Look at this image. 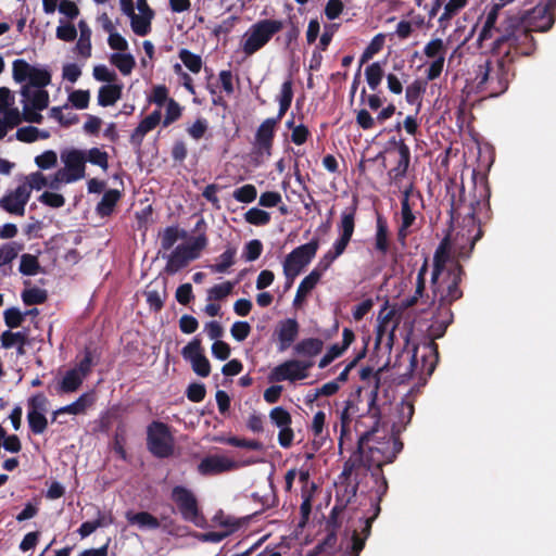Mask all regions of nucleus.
Wrapping results in <instances>:
<instances>
[{
    "mask_svg": "<svg viewBox=\"0 0 556 556\" xmlns=\"http://www.w3.org/2000/svg\"><path fill=\"white\" fill-rule=\"evenodd\" d=\"M375 249L382 255H386L390 249L389 226L386 217L381 214L377 215L376 220Z\"/></svg>",
    "mask_w": 556,
    "mask_h": 556,
    "instance_id": "26",
    "label": "nucleus"
},
{
    "mask_svg": "<svg viewBox=\"0 0 556 556\" xmlns=\"http://www.w3.org/2000/svg\"><path fill=\"white\" fill-rule=\"evenodd\" d=\"M468 3V0H448L445 5L443 13L438 18L440 28L445 29L450 21L456 16Z\"/></svg>",
    "mask_w": 556,
    "mask_h": 556,
    "instance_id": "33",
    "label": "nucleus"
},
{
    "mask_svg": "<svg viewBox=\"0 0 556 556\" xmlns=\"http://www.w3.org/2000/svg\"><path fill=\"white\" fill-rule=\"evenodd\" d=\"M207 245V237L205 233L197 236L189 244H184V250L189 254L193 255L192 260L200 257V253Z\"/></svg>",
    "mask_w": 556,
    "mask_h": 556,
    "instance_id": "61",
    "label": "nucleus"
},
{
    "mask_svg": "<svg viewBox=\"0 0 556 556\" xmlns=\"http://www.w3.org/2000/svg\"><path fill=\"white\" fill-rule=\"evenodd\" d=\"M237 249L228 245L226 250L217 257V262L208 266L210 270L215 274H224L236 263Z\"/></svg>",
    "mask_w": 556,
    "mask_h": 556,
    "instance_id": "32",
    "label": "nucleus"
},
{
    "mask_svg": "<svg viewBox=\"0 0 556 556\" xmlns=\"http://www.w3.org/2000/svg\"><path fill=\"white\" fill-rule=\"evenodd\" d=\"M415 391V387H413L409 392L405 395V397L402 400V402L399 405L397 412H399V422L402 424L404 427L408 425L413 418V415L415 413L414 403L412 400H409V396Z\"/></svg>",
    "mask_w": 556,
    "mask_h": 556,
    "instance_id": "41",
    "label": "nucleus"
},
{
    "mask_svg": "<svg viewBox=\"0 0 556 556\" xmlns=\"http://www.w3.org/2000/svg\"><path fill=\"white\" fill-rule=\"evenodd\" d=\"M125 443H126L125 430H124L123 426H119V427H117V430L113 438V451L124 462H126L128 459V454L125 450Z\"/></svg>",
    "mask_w": 556,
    "mask_h": 556,
    "instance_id": "60",
    "label": "nucleus"
},
{
    "mask_svg": "<svg viewBox=\"0 0 556 556\" xmlns=\"http://www.w3.org/2000/svg\"><path fill=\"white\" fill-rule=\"evenodd\" d=\"M161 118L162 114L160 109L154 110L150 115L144 117L132 130L129 139L130 143L135 147H140L144 136L160 124Z\"/></svg>",
    "mask_w": 556,
    "mask_h": 556,
    "instance_id": "19",
    "label": "nucleus"
},
{
    "mask_svg": "<svg viewBox=\"0 0 556 556\" xmlns=\"http://www.w3.org/2000/svg\"><path fill=\"white\" fill-rule=\"evenodd\" d=\"M155 13H134L129 16L132 31L138 36H147L151 33V23Z\"/></svg>",
    "mask_w": 556,
    "mask_h": 556,
    "instance_id": "35",
    "label": "nucleus"
},
{
    "mask_svg": "<svg viewBox=\"0 0 556 556\" xmlns=\"http://www.w3.org/2000/svg\"><path fill=\"white\" fill-rule=\"evenodd\" d=\"M122 85L108 84L100 87L98 92V104L106 108L113 105L122 97Z\"/></svg>",
    "mask_w": 556,
    "mask_h": 556,
    "instance_id": "29",
    "label": "nucleus"
},
{
    "mask_svg": "<svg viewBox=\"0 0 556 556\" xmlns=\"http://www.w3.org/2000/svg\"><path fill=\"white\" fill-rule=\"evenodd\" d=\"M85 377L74 368L67 370L63 379L58 384L59 393H73L77 391L84 381Z\"/></svg>",
    "mask_w": 556,
    "mask_h": 556,
    "instance_id": "31",
    "label": "nucleus"
},
{
    "mask_svg": "<svg viewBox=\"0 0 556 556\" xmlns=\"http://www.w3.org/2000/svg\"><path fill=\"white\" fill-rule=\"evenodd\" d=\"M396 327L394 311L383 307L379 312L375 327L376 339L374 348H380L381 345H384V348H393Z\"/></svg>",
    "mask_w": 556,
    "mask_h": 556,
    "instance_id": "11",
    "label": "nucleus"
},
{
    "mask_svg": "<svg viewBox=\"0 0 556 556\" xmlns=\"http://www.w3.org/2000/svg\"><path fill=\"white\" fill-rule=\"evenodd\" d=\"M1 348H12L16 345L17 348H24L26 344H29L27 340V336L25 332H12L11 330H5L1 334Z\"/></svg>",
    "mask_w": 556,
    "mask_h": 556,
    "instance_id": "44",
    "label": "nucleus"
},
{
    "mask_svg": "<svg viewBox=\"0 0 556 556\" xmlns=\"http://www.w3.org/2000/svg\"><path fill=\"white\" fill-rule=\"evenodd\" d=\"M76 359L77 364L74 369L86 378L91 372L92 367L98 364L100 354L98 353V350H85L81 356H76Z\"/></svg>",
    "mask_w": 556,
    "mask_h": 556,
    "instance_id": "30",
    "label": "nucleus"
},
{
    "mask_svg": "<svg viewBox=\"0 0 556 556\" xmlns=\"http://www.w3.org/2000/svg\"><path fill=\"white\" fill-rule=\"evenodd\" d=\"M232 197L235 200L241 203H252L257 197V190L254 185L248 184L240 188H237Z\"/></svg>",
    "mask_w": 556,
    "mask_h": 556,
    "instance_id": "58",
    "label": "nucleus"
},
{
    "mask_svg": "<svg viewBox=\"0 0 556 556\" xmlns=\"http://www.w3.org/2000/svg\"><path fill=\"white\" fill-rule=\"evenodd\" d=\"M27 421L34 434H42L48 428V420L45 414L35 410L27 412Z\"/></svg>",
    "mask_w": 556,
    "mask_h": 556,
    "instance_id": "49",
    "label": "nucleus"
},
{
    "mask_svg": "<svg viewBox=\"0 0 556 556\" xmlns=\"http://www.w3.org/2000/svg\"><path fill=\"white\" fill-rule=\"evenodd\" d=\"M361 466H367L366 458H364V453H361L358 450L353 453V455L344 463L343 470L341 472V477L348 479L351 477L354 470L359 468Z\"/></svg>",
    "mask_w": 556,
    "mask_h": 556,
    "instance_id": "55",
    "label": "nucleus"
},
{
    "mask_svg": "<svg viewBox=\"0 0 556 556\" xmlns=\"http://www.w3.org/2000/svg\"><path fill=\"white\" fill-rule=\"evenodd\" d=\"M320 280L317 271H311L299 285L294 302L304 299L318 283Z\"/></svg>",
    "mask_w": 556,
    "mask_h": 556,
    "instance_id": "46",
    "label": "nucleus"
},
{
    "mask_svg": "<svg viewBox=\"0 0 556 556\" xmlns=\"http://www.w3.org/2000/svg\"><path fill=\"white\" fill-rule=\"evenodd\" d=\"M319 248V239L313 238L309 242L296 247L282 263L285 276H298L312 262Z\"/></svg>",
    "mask_w": 556,
    "mask_h": 556,
    "instance_id": "8",
    "label": "nucleus"
},
{
    "mask_svg": "<svg viewBox=\"0 0 556 556\" xmlns=\"http://www.w3.org/2000/svg\"><path fill=\"white\" fill-rule=\"evenodd\" d=\"M144 295L150 311L155 313L160 312L167 296L165 279L162 281L161 290L153 288V283L148 285Z\"/></svg>",
    "mask_w": 556,
    "mask_h": 556,
    "instance_id": "27",
    "label": "nucleus"
},
{
    "mask_svg": "<svg viewBox=\"0 0 556 556\" xmlns=\"http://www.w3.org/2000/svg\"><path fill=\"white\" fill-rule=\"evenodd\" d=\"M429 268V260L425 257L422 265L418 269L417 278H416V289L413 295L405 298L402 301V306L404 308H409L415 306L419 301L424 303H428L430 299L428 294H425L426 291V276L428 274Z\"/></svg>",
    "mask_w": 556,
    "mask_h": 556,
    "instance_id": "17",
    "label": "nucleus"
},
{
    "mask_svg": "<svg viewBox=\"0 0 556 556\" xmlns=\"http://www.w3.org/2000/svg\"><path fill=\"white\" fill-rule=\"evenodd\" d=\"M275 334L277 336L281 348H290L299 334L298 321L293 318H287L279 321L276 327Z\"/></svg>",
    "mask_w": 556,
    "mask_h": 556,
    "instance_id": "22",
    "label": "nucleus"
},
{
    "mask_svg": "<svg viewBox=\"0 0 556 556\" xmlns=\"http://www.w3.org/2000/svg\"><path fill=\"white\" fill-rule=\"evenodd\" d=\"M51 84V73L46 68L33 66L28 80L23 86L30 88H46Z\"/></svg>",
    "mask_w": 556,
    "mask_h": 556,
    "instance_id": "39",
    "label": "nucleus"
},
{
    "mask_svg": "<svg viewBox=\"0 0 556 556\" xmlns=\"http://www.w3.org/2000/svg\"><path fill=\"white\" fill-rule=\"evenodd\" d=\"M203 350H181L182 357L191 364L192 370L200 377H207L211 364L203 355Z\"/></svg>",
    "mask_w": 556,
    "mask_h": 556,
    "instance_id": "24",
    "label": "nucleus"
},
{
    "mask_svg": "<svg viewBox=\"0 0 556 556\" xmlns=\"http://www.w3.org/2000/svg\"><path fill=\"white\" fill-rule=\"evenodd\" d=\"M193 255H189L184 250V244L177 245L174 251L168 255L167 263L165 265V273L174 275L180 269L185 268L192 260Z\"/></svg>",
    "mask_w": 556,
    "mask_h": 556,
    "instance_id": "25",
    "label": "nucleus"
},
{
    "mask_svg": "<svg viewBox=\"0 0 556 556\" xmlns=\"http://www.w3.org/2000/svg\"><path fill=\"white\" fill-rule=\"evenodd\" d=\"M85 151L86 162H89L92 165L99 166L103 170H108L109 168V154L105 151H102L99 148H91Z\"/></svg>",
    "mask_w": 556,
    "mask_h": 556,
    "instance_id": "47",
    "label": "nucleus"
},
{
    "mask_svg": "<svg viewBox=\"0 0 556 556\" xmlns=\"http://www.w3.org/2000/svg\"><path fill=\"white\" fill-rule=\"evenodd\" d=\"M122 198V192L117 189H109L104 192L102 199L97 204L96 212L101 217L112 215L114 208Z\"/></svg>",
    "mask_w": 556,
    "mask_h": 556,
    "instance_id": "28",
    "label": "nucleus"
},
{
    "mask_svg": "<svg viewBox=\"0 0 556 556\" xmlns=\"http://www.w3.org/2000/svg\"><path fill=\"white\" fill-rule=\"evenodd\" d=\"M556 0H546L544 5H536L534 13L543 14L544 25H536L539 29L549 30L555 23Z\"/></svg>",
    "mask_w": 556,
    "mask_h": 556,
    "instance_id": "38",
    "label": "nucleus"
},
{
    "mask_svg": "<svg viewBox=\"0 0 556 556\" xmlns=\"http://www.w3.org/2000/svg\"><path fill=\"white\" fill-rule=\"evenodd\" d=\"M293 83L288 78L282 83L280 93L278 96L279 110L276 117H269L263 121L255 132V148L260 153L271 154L274 144L275 130L277 124L283 118L289 111L293 100Z\"/></svg>",
    "mask_w": 556,
    "mask_h": 556,
    "instance_id": "4",
    "label": "nucleus"
},
{
    "mask_svg": "<svg viewBox=\"0 0 556 556\" xmlns=\"http://www.w3.org/2000/svg\"><path fill=\"white\" fill-rule=\"evenodd\" d=\"M20 93L22 103L31 106L35 110L42 111L49 105V92L45 88H30V86H22Z\"/></svg>",
    "mask_w": 556,
    "mask_h": 556,
    "instance_id": "18",
    "label": "nucleus"
},
{
    "mask_svg": "<svg viewBox=\"0 0 556 556\" xmlns=\"http://www.w3.org/2000/svg\"><path fill=\"white\" fill-rule=\"evenodd\" d=\"M446 47L442 39L435 38L430 40L424 48L427 58L437 60L440 56L445 58Z\"/></svg>",
    "mask_w": 556,
    "mask_h": 556,
    "instance_id": "59",
    "label": "nucleus"
},
{
    "mask_svg": "<svg viewBox=\"0 0 556 556\" xmlns=\"http://www.w3.org/2000/svg\"><path fill=\"white\" fill-rule=\"evenodd\" d=\"M372 352L377 356L388 354V359L377 367L376 386L368 394V413L371 416L386 414L393 399L386 384L381 382L384 371H390L392 382L395 384H405L417 379L415 388H419L427 383L439 358V350H429L421 355L418 354L419 350H372Z\"/></svg>",
    "mask_w": 556,
    "mask_h": 556,
    "instance_id": "1",
    "label": "nucleus"
},
{
    "mask_svg": "<svg viewBox=\"0 0 556 556\" xmlns=\"http://www.w3.org/2000/svg\"><path fill=\"white\" fill-rule=\"evenodd\" d=\"M68 101L77 110L87 109L90 101V92L88 90H74L68 96Z\"/></svg>",
    "mask_w": 556,
    "mask_h": 556,
    "instance_id": "63",
    "label": "nucleus"
},
{
    "mask_svg": "<svg viewBox=\"0 0 556 556\" xmlns=\"http://www.w3.org/2000/svg\"><path fill=\"white\" fill-rule=\"evenodd\" d=\"M544 20L545 18H543V14H536V13H534V9H532L522 17L517 16V15L508 16L504 21V25H503L501 31H502V35H505V30H506V28H508V26L510 24L514 25L518 29H523L527 37L529 39H531V41L533 42V53H534L536 50V41H535L534 37L532 36V33H534V31L545 33L546 31V30L539 29L536 27V25L538 26L544 25V22H545Z\"/></svg>",
    "mask_w": 556,
    "mask_h": 556,
    "instance_id": "12",
    "label": "nucleus"
},
{
    "mask_svg": "<svg viewBox=\"0 0 556 556\" xmlns=\"http://www.w3.org/2000/svg\"><path fill=\"white\" fill-rule=\"evenodd\" d=\"M285 23L280 20H260L245 34L242 50L247 55H252L265 47L271 38L282 30Z\"/></svg>",
    "mask_w": 556,
    "mask_h": 556,
    "instance_id": "6",
    "label": "nucleus"
},
{
    "mask_svg": "<svg viewBox=\"0 0 556 556\" xmlns=\"http://www.w3.org/2000/svg\"><path fill=\"white\" fill-rule=\"evenodd\" d=\"M464 275V267L459 263L453 264L446 270L445 277L437 281L435 288L431 286L433 295L430 304L438 303L439 308H445L463 298V290L459 288V285Z\"/></svg>",
    "mask_w": 556,
    "mask_h": 556,
    "instance_id": "5",
    "label": "nucleus"
},
{
    "mask_svg": "<svg viewBox=\"0 0 556 556\" xmlns=\"http://www.w3.org/2000/svg\"><path fill=\"white\" fill-rule=\"evenodd\" d=\"M78 28L80 36L76 43V50L81 56L89 58L91 55V29L84 20L79 21Z\"/></svg>",
    "mask_w": 556,
    "mask_h": 556,
    "instance_id": "37",
    "label": "nucleus"
},
{
    "mask_svg": "<svg viewBox=\"0 0 556 556\" xmlns=\"http://www.w3.org/2000/svg\"><path fill=\"white\" fill-rule=\"evenodd\" d=\"M427 83L420 79L414 80L406 87L405 99L409 104H420L421 94L426 91Z\"/></svg>",
    "mask_w": 556,
    "mask_h": 556,
    "instance_id": "51",
    "label": "nucleus"
},
{
    "mask_svg": "<svg viewBox=\"0 0 556 556\" xmlns=\"http://www.w3.org/2000/svg\"><path fill=\"white\" fill-rule=\"evenodd\" d=\"M263 252V243L258 239L250 240L245 243L242 257L247 262H254L256 261Z\"/></svg>",
    "mask_w": 556,
    "mask_h": 556,
    "instance_id": "62",
    "label": "nucleus"
},
{
    "mask_svg": "<svg viewBox=\"0 0 556 556\" xmlns=\"http://www.w3.org/2000/svg\"><path fill=\"white\" fill-rule=\"evenodd\" d=\"M357 211V201L341 213L338 224L339 238L334 241L339 247L348 248L355 229V216Z\"/></svg>",
    "mask_w": 556,
    "mask_h": 556,
    "instance_id": "16",
    "label": "nucleus"
},
{
    "mask_svg": "<svg viewBox=\"0 0 556 556\" xmlns=\"http://www.w3.org/2000/svg\"><path fill=\"white\" fill-rule=\"evenodd\" d=\"M185 236V231H179L177 226H168L166 227L161 237V249L164 251L170 250L174 244L178 241L179 238Z\"/></svg>",
    "mask_w": 556,
    "mask_h": 556,
    "instance_id": "45",
    "label": "nucleus"
},
{
    "mask_svg": "<svg viewBox=\"0 0 556 556\" xmlns=\"http://www.w3.org/2000/svg\"><path fill=\"white\" fill-rule=\"evenodd\" d=\"M270 421L278 428L291 426L292 417L291 414L283 407H274L269 413Z\"/></svg>",
    "mask_w": 556,
    "mask_h": 556,
    "instance_id": "57",
    "label": "nucleus"
},
{
    "mask_svg": "<svg viewBox=\"0 0 556 556\" xmlns=\"http://www.w3.org/2000/svg\"><path fill=\"white\" fill-rule=\"evenodd\" d=\"M28 201L29 188L22 184L0 199V207L9 214L23 216Z\"/></svg>",
    "mask_w": 556,
    "mask_h": 556,
    "instance_id": "13",
    "label": "nucleus"
},
{
    "mask_svg": "<svg viewBox=\"0 0 556 556\" xmlns=\"http://www.w3.org/2000/svg\"><path fill=\"white\" fill-rule=\"evenodd\" d=\"M126 518L130 525H137L142 529H157L160 521L156 517L148 511L127 513Z\"/></svg>",
    "mask_w": 556,
    "mask_h": 556,
    "instance_id": "34",
    "label": "nucleus"
},
{
    "mask_svg": "<svg viewBox=\"0 0 556 556\" xmlns=\"http://www.w3.org/2000/svg\"><path fill=\"white\" fill-rule=\"evenodd\" d=\"M184 65L192 73L198 74L202 68V58L188 49H181L178 53Z\"/></svg>",
    "mask_w": 556,
    "mask_h": 556,
    "instance_id": "48",
    "label": "nucleus"
},
{
    "mask_svg": "<svg viewBox=\"0 0 556 556\" xmlns=\"http://www.w3.org/2000/svg\"><path fill=\"white\" fill-rule=\"evenodd\" d=\"M12 75L15 83L22 84L28 80L33 65L23 59H16L12 64Z\"/></svg>",
    "mask_w": 556,
    "mask_h": 556,
    "instance_id": "52",
    "label": "nucleus"
},
{
    "mask_svg": "<svg viewBox=\"0 0 556 556\" xmlns=\"http://www.w3.org/2000/svg\"><path fill=\"white\" fill-rule=\"evenodd\" d=\"M147 448L160 459L169 458L175 453V438L170 427L160 420H153L147 427Z\"/></svg>",
    "mask_w": 556,
    "mask_h": 556,
    "instance_id": "7",
    "label": "nucleus"
},
{
    "mask_svg": "<svg viewBox=\"0 0 556 556\" xmlns=\"http://www.w3.org/2000/svg\"><path fill=\"white\" fill-rule=\"evenodd\" d=\"M22 250L23 244L15 241L2 244L0 248V267L11 264Z\"/></svg>",
    "mask_w": 556,
    "mask_h": 556,
    "instance_id": "43",
    "label": "nucleus"
},
{
    "mask_svg": "<svg viewBox=\"0 0 556 556\" xmlns=\"http://www.w3.org/2000/svg\"><path fill=\"white\" fill-rule=\"evenodd\" d=\"M47 291L37 287L25 289L22 292V300L27 306L42 304L47 301Z\"/></svg>",
    "mask_w": 556,
    "mask_h": 556,
    "instance_id": "53",
    "label": "nucleus"
},
{
    "mask_svg": "<svg viewBox=\"0 0 556 556\" xmlns=\"http://www.w3.org/2000/svg\"><path fill=\"white\" fill-rule=\"evenodd\" d=\"M180 116H181V106L179 105V103L176 100L169 99L167 101V105H166V113H165V117L163 119V126L164 127L169 126L170 124H173L174 122L179 119Z\"/></svg>",
    "mask_w": 556,
    "mask_h": 556,
    "instance_id": "64",
    "label": "nucleus"
},
{
    "mask_svg": "<svg viewBox=\"0 0 556 556\" xmlns=\"http://www.w3.org/2000/svg\"><path fill=\"white\" fill-rule=\"evenodd\" d=\"M400 152H397V160L394 167L388 172V177L391 182L397 184L407 174L410 164V149L405 142H400Z\"/></svg>",
    "mask_w": 556,
    "mask_h": 556,
    "instance_id": "20",
    "label": "nucleus"
},
{
    "mask_svg": "<svg viewBox=\"0 0 556 556\" xmlns=\"http://www.w3.org/2000/svg\"><path fill=\"white\" fill-rule=\"evenodd\" d=\"M312 362L291 359L276 366L269 374V381L281 382L285 380L296 381L308 377Z\"/></svg>",
    "mask_w": 556,
    "mask_h": 556,
    "instance_id": "10",
    "label": "nucleus"
},
{
    "mask_svg": "<svg viewBox=\"0 0 556 556\" xmlns=\"http://www.w3.org/2000/svg\"><path fill=\"white\" fill-rule=\"evenodd\" d=\"M450 260L447 248V239L445 238L437 248L433 255V268L431 273V286L435 288L437 281L441 278L445 270L446 263Z\"/></svg>",
    "mask_w": 556,
    "mask_h": 556,
    "instance_id": "23",
    "label": "nucleus"
},
{
    "mask_svg": "<svg viewBox=\"0 0 556 556\" xmlns=\"http://www.w3.org/2000/svg\"><path fill=\"white\" fill-rule=\"evenodd\" d=\"M492 52L498 55L493 62L485 59L475 68V85L479 92L489 97L503 94L514 79L515 63L522 56L533 55V42L529 39L523 29L509 25L505 35L498 36L493 45Z\"/></svg>",
    "mask_w": 556,
    "mask_h": 556,
    "instance_id": "2",
    "label": "nucleus"
},
{
    "mask_svg": "<svg viewBox=\"0 0 556 556\" xmlns=\"http://www.w3.org/2000/svg\"><path fill=\"white\" fill-rule=\"evenodd\" d=\"M18 270L24 276L37 275L41 271L38 257L29 253L22 254Z\"/></svg>",
    "mask_w": 556,
    "mask_h": 556,
    "instance_id": "42",
    "label": "nucleus"
},
{
    "mask_svg": "<svg viewBox=\"0 0 556 556\" xmlns=\"http://www.w3.org/2000/svg\"><path fill=\"white\" fill-rule=\"evenodd\" d=\"M344 247H339L338 243L332 244V248L327 251L324 256L319 260L316 267L313 269V271H317L319 275V278H321L323 274L329 269L331 264L345 252Z\"/></svg>",
    "mask_w": 556,
    "mask_h": 556,
    "instance_id": "36",
    "label": "nucleus"
},
{
    "mask_svg": "<svg viewBox=\"0 0 556 556\" xmlns=\"http://www.w3.org/2000/svg\"><path fill=\"white\" fill-rule=\"evenodd\" d=\"M244 219L254 226H265L270 222V214L258 207H252L245 212Z\"/></svg>",
    "mask_w": 556,
    "mask_h": 556,
    "instance_id": "56",
    "label": "nucleus"
},
{
    "mask_svg": "<svg viewBox=\"0 0 556 556\" xmlns=\"http://www.w3.org/2000/svg\"><path fill=\"white\" fill-rule=\"evenodd\" d=\"M238 466L232 459L220 456L210 455L204 457L198 465V471L200 475L208 477L216 476L223 472L231 471Z\"/></svg>",
    "mask_w": 556,
    "mask_h": 556,
    "instance_id": "15",
    "label": "nucleus"
},
{
    "mask_svg": "<svg viewBox=\"0 0 556 556\" xmlns=\"http://www.w3.org/2000/svg\"><path fill=\"white\" fill-rule=\"evenodd\" d=\"M170 498L176 504L184 520L198 525L202 516L197 496L190 489L176 485L172 489Z\"/></svg>",
    "mask_w": 556,
    "mask_h": 556,
    "instance_id": "9",
    "label": "nucleus"
},
{
    "mask_svg": "<svg viewBox=\"0 0 556 556\" xmlns=\"http://www.w3.org/2000/svg\"><path fill=\"white\" fill-rule=\"evenodd\" d=\"M96 397L92 392L83 393L75 402L58 408L52 416V421L56 420L58 415L72 414L80 415L84 414L89 407L94 404Z\"/></svg>",
    "mask_w": 556,
    "mask_h": 556,
    "instance_id": "21",
    "label": "nucleus"
},
{
    "mask_svg": "<svg viewBox=\"0 0 556 556\" xmlns=\"http://www.w3.org/2000/svg\"><path fill=\"white\" fill-rule=\"evenodd\" d=\"M235 282L225 281L218 285L213 286L207 291V300L208 301H222L227 298L235 288Z\"/></svg>",
    "mask_w": 556,
    "mask_h": 556,
    "instance_id": "54",
    "label": "nucleus"
},
{
    "mask_svg": "<svg viewBox=\"0 0 556 556\" xmlns=\"http://www.w3.org/2000/svg\"><path fill=\"white\" fill-rule=\"evenodd\" d=\"M365 76L369 88L376 91L383 78V70L378 62H374L366 67Z\"/></svg>",
    "mask_w": 556,
    "mask_h": 556,
    "instance_id": "50",
    "label": "nucleus"
},
{
    "mask_svg": "<svg viewBox=\"0 0 556 556\" xmlns=\"http://www.w3.org/2000/svg\"><path fill=\"white\" fill-rule=\"evenodd\" d=\"M61 159L65 165L63 169L65 174L68 175L67 184L85 178L86 157L84 150L71 149L62 153Z\"/></svg>",
    "mask_w": 556,
    "mask_h": 556,
    "instance_id": "14",
    "label": "nucleus"
},
{
    "mask_svg": "<svg viewBox=\"0 0 556 556\" xmlns=\"http://www.w3.org/2000/svg\"><path fill=\"white\" fill-rule=\"evenodd\" d=\"M123 75H129L136 66L135 58L130 53H113L110 59Z\"/></svg>",
    "mask_w": 556,
    "mask_h": 556,
    "instance_id": "40",
    "label": "nucleus"
},
{
    "mask_svg": "<svg viewBox=\"0 0 556 556\" xmlns=\"http://www.w3.org/2000/svg\"><path fill=\"white\" fill-rule=\"evenodd\" d=\"M372 416V425L369 430L364 431L357 441L358 451L366 454V463L368 469L375 467L371 471V476H378L381 473L382 467L387 464H391L395 460L396 456L403 450V442L401 441L397 433L393 430L391 433L383 428L380 429L382 416Z\"/></svg>",
    "mask_w": 556,
    "mask_h": 556,
    "instance_id": "3",
    "label": "nucleus"
}]
</instances>
